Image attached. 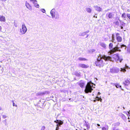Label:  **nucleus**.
Wrapping results in <instances>:
<instances>
[{
  "label": "nucleus",
  "mask_w": 130,
  "mask_h": 130,
  "mask_svg": "<svg viewBox=\"0 0 130 130\" xmlns=\"http://www.w3.org/2000/svg\"><path fill=\"white\" fill-rule=\"evenodd\" d=\"M31 1L32 2L33 4H34V6L37 8H39V6L37 4V1L36 0H29Z\"/></svg>",
  "instance_id": "nucleus-12"
},
{
  "label": "nucleus",
  "mask_w": 130,
  "mask_h": 130,
  "mask_svg": "<svg viewBox=\"0 0 130 130\" xmlns=\"http://www.w3.org/2000/svg\"><path fill=\"white\" fill-rule=\"evenodd\" d=\"M86 11L89 13H91V9L89 8H87L86 9Z\"/></svg>",
  "instance_id": "nucleus-24"
},
{
  "label": "nucleus",
  "mask_w": 130,
  "mask_h": 130,
  "mask_svg": "<svg viewBox=\"0 0 130 130\" xmlns=\"http://www.w3.org/2000/svg\"><path fill=\"white\" fill-rule=\"evenodd\" d=\"M108 127L107 125H106L102 128V130H108Z\"/></svg>",
  "instance_id": "nucleus-21"
},
{
  "label": "nucleus",
  "mask_w": 130,
  "mask_h": 130,
  "mask_svg": "<svg viewBox=\"0 0 130 130\" xmlns=\"http://www.w3.org/2000/svg\"><path fill=\"white\" fill-rule=\"evenodd\" d=\"M102 59H104L105 61L111 60V58L110 56H107L105 55H103L100 58H98L96 59L94 63L96 66L101 67L104 66L105 63Z\"/></svg>",
  "instance_id": "nucleus-1"
},
{
  "label": "nucleus",
  "mask_w": 130,
  "mask_h": 130,
  "mask_svg": "<svg viewBox=\"0 0 130 130\" xmlns=\"http://www.w3.org/2000/svg\"><path fill=\"white\" fill-rule=\"evenodd\" d=\"M78 85L82 88H83L85 86V83L82 80H80L78 83Z\"/></svg>",
  "instance_id": "nucleus-9"
},
{
  "label": "nucleus",
  "mask_w": 130,
  "mask_h": 130,
  "mask_svg": "<svg viewBox=\"0 0 130 130\" xmlns=\"http://www.w3.org/2000/svg\"><path fill=\"white\" fill-rule=\"evenodd\" d=\"M97 125L98 126H100V125L99 124H97Z\"/></svg>",
  "instance_id": "nucleus-43"
},
{
  "label": "nucleus",
  "mask_w": 130,
  "mask_h": 130,
  "mask_svg": "<svg viewBox=\"0 0 130 130\" xmlns=\"http://www.w3.org/2000/svg\"><path fill=\"white\" fill-rule=\"evenodd\" d=\"M119 60L120 62H121L123 60V59H120V57H119V59L118 60Z\"/></svg>",
  "instance_id": "nucleus-36"
},
{
  "label": "nucleus",
  "mask_w": 130,
  "mask_h": 130,
  "mask_svg": "<svg viewBox=\"0 0 130 130\" xmlns=\"http://www.w3.org/2000/svg\"><path fill=\"white\" fill-rule=\"evenodd\" d=\"M12 102L13 103V106H15L16 107H17V105H15L14 102V101H12Z\"/></svg>",
  "instance_id": "nucleus-33"
},
{
  "label": "nucleus",
  "mask_w": 130,
  "mask_h": 130,
  "mask_svg": "<svg viewBox=\"0 0 130 130\" xmlns=\"http://www.w3.org/2000/svg\"><path fill=\"white\" fill-rule=\"evenodd\" d=\"M54 122L57 123V124L56 125V126L58 125L59 126H60L61 125H62L63 123V121L60 120H57L56 121H54Z\"/></svg>",
  "instance_id": "nucleus-7"
},
{
  "label": "nucleus",
  "mask_w": 130,
  "mask_h": 130,
  "mask_svg": "<svg viewBox=\"0 0 130 130\" xmlns=\"http://www.w3.org/2000/svg\"><path fill=\"white\" fill-rule=\"evenodd\" d=\"M121 71L123 72H125L126 71V70L125 68H121Z\"/></svg>",
  "instance_id": "nucleus-28"
},
{
  "label": "nucleus",
  "mask_w": 130,
  "mask_h": 130,
  "mask_svg": "<svg viewBox=\"0 0 130 130\" xmlns=\"http://www.w3.org/2000/svg\"><path fill=\"white\" fill-rule=\"evenodd\" d=\"M121 29H123V27L121 26Z\"/></svg>",
  "instance_id": "nucleus-44"
},
{
  "label": "nucleus",
  "mask_w": 130,
  "mask_h": 130,
  "mask_svg": "<svg viewBox=\"0 0 130 130\" xmlns=\"http://www.w3.org/2000/svg\"><path fill=\"white\" fill-rule=\"evenodd\" d=\"M129 3H130V0H128Z\"/></svg>",
  "instance_id": "nucleus-46"
},
{
  "label": "nucleus",
  "mask_w": 130,
  "mask_h": 130,
  "mask_svg": "<svg viewBox=\"0 0 130 130\" xmlns=\"http://www.w3.org/2000/svg\"><path fill=\"white\" fill-rule=\"evenodd\" d=\"M55 10L54 9H52L50 13L51 16L53 17H54L55 14Z\"/></svg>",
  "instance_id": "nucleus-14"
},
{
  "label": "nucleus",
  "mask_w": 130,
  "mask_h": 130,
  "mask_svg": "<svg viewBox=\"0 0 130 130\" xmlns=\"http://www.w3.org/2000/svg\"><path fill=\"white\" fill-rule=\"evenodd\" d=\"M120 51L121 50H119V48L117 47H115L113 48L111 50H110L109 52L110 54H112L117 51Z\"/></svg>",
  "instance_id": "nucleus-5"
},
{
  "label": "nucleus",
  "mask_w": 130,
  "mask_h": 130,
  "mask_svg": "<svg viewBox=\"0 0 130 130\" xmlns=\"http://www.w3.org/2000/svg\"><path fill=\"white\" fill-rule=\"evenodd\" d=\"M112 130H120L119 129L117 128L116 127H114L113 128Z\"/></svg>",
  "instance_id": "nucleus-32"
},
{
  "label": "nucleus",
  "mask_w": 130,
  "mask_h": 130,
  "mask_svg": "<svg viewBox=\"0 0 130 130\" xmlns=\"http://www.w3.org/2000/svg\"><path fill=\"white\" fill-rule=\"evenodd\" d=\"M128 121L129 122H130V120H129Z\"/></svg>",
  "instance_id": "nucleus-48"
},
{
  "label": "nucleus",
  "mask_w": 130,
  "mask_h": 130,
  "mask_svg": "<svg viewBox=\"0 0 130 130\" xmlns=\"http://www.w3.org/2000/svg\"><path fill=\"white\" fill-rule=\"evenodd\" d=\"M128 119H129V117H128Z\"/></svg>",
  "instance_id": "nucleus-50"
},
{
  "label": "nucleus",
  "mask_w": 130,
  "mask_h": 130,
  "mask_svg": "<svg viewBox=\"0 0 130 130\" xmlns=\"http://www.w3.org/2000/svg\"><path fill=\"white\" fill-rule=\"evenodd\" d=\"M127 17L129 19H130V14H127Z\"/></svg>",
  "instance_id": "nucleus-34"
},
{
  "label": "nucleus",
  "mask_w": 130,
  "mask_h": 130,
  "mask_svg": "<svg viewBox=\"0 0 130 130\" xmlns=\"http://www.w3.org/2000/svg\"><path fill=\"white\" fill-rule=\"evenodd\" d=\"M92 84H93L92 83L91 81L87 83L85 90V92L86 93H91L93 90V89L92 88L93 86Z\"/></svg>",
  "instance_id": "nucleus-2"
},
{
  "label": "nucleus",
  "mask_w": 130,
  "mask_h": 130,
  "mask_svg": "<svg viewBox=\"0 0 130 130\" xmlns=\"http://www.w3.org/2000/svg\"><path fill=\"white\" fill-rule=\"evenodd\" d=\"M45 128V127L44 126H42V127L41 130H44Z\"/></svg>",
  "instance_id": "nucleus-31"
},
{
  "label": "nucleus",
  "mask_w": 130,
  "mask_h": 130,
  "mask_svg": "<svg viewBox=\"0 0 130 130\" xmlns=\"http://www.w3.org/2000/svg\"><path fill=\"white\" fill-rule=\"evenodd\" d=\"M107 16L109 19H112L113 18L114 14L113 12H109L108 14H107Z\"/></svg>",
  "instance_id": "nucleus-8"
},
{
  "label": "nucleus",
  "mask_w": 130,
  "mask_h": 130,
  "mask_svg": "<svg viewBox=\"0 0 130 130\" xmlns=\"http://www.w3.org/2000/svg\"><path fill=\"white\" fill-rule=\"evenodd\" d=\"M56 126V129H59V126Z\"/></svg>",
  "instance_id": "nucleus-37"
},
{
  "label": "nucleus",
  "mask_w": 130,
  "mask_h": 130,
  "mask_svg": "<svg viewBox=\"0 0 130 130\" xmlns=\"http://www.w3.org/2000/svg\"><path fill=\"white\" fill-rule=\"evenodd\" d=\"M98 100V101H100V98L98 97H96V100H94V102H95L96 101V100Z\"/></svg>",
  "instance_id": "nucleus-30"
},
{
  "label": "nucleus",
  "mask_w": 130,
  "mask_h": 130,
  "mask_svg": "<svg viewBox=\"0 0 130 130\" xmlns=\"http://www.w3.org/2000/svg\"><path fill=\"white\" fill-rule=\"evenodd\" d=\"M119 57L118 54H114L112 57L115 60H118L119 59Z\"/></svg>",
  "instance_id": "nucleus-10"
},
{
  "label": "nucleus",
  "mask_w": 130,
  "mask_h": 130,
  "mask_svg": "<svg viewBox=\"0 0 130 130\" xmlns=\"http://www.w3.org/2000/svg\"><path fill=\"white\" fill-rule=\"evenodd\" d=\"M78 60L80 61H87L88 59L86 58L82 57H79L78 59Z\"/></svg>",
  "instance_id": "nucleus-20"
},
{
  "label": "nucleus",
  "mask_w": 130,
  "mask_h": 130,
  "mask_svg": "<svg viewBox=\"0 0 130 130\" xmlns=\"http://www.w3.org/2000/svg\"><path fill=\"white\" fill-rule=\"evenodd\" d=\"M2 29V27H1V26H0V31H1Z\"/></svg>",
  "instance_id": "nucleus-40"
},
{
  "label": "nucleus",
  "mask_w": 130,
  "mask_h": 130,
  "mask_svg": "<svg viewBox=\"0 0 130 130\" xmlns=\"http://www.w3.org/2000/svg\"><path fill=\"white\" fill-rule=\"evenodd\" d=\"M79 66L83 68H87L89 67V66L84 64H79Z\"/></svg>",
  "instance_id": "nucleus-11"
},
{
  "label": "nucleus",
  "mask_w": 130,
  "mask_h": 130,
  "mask_svg": "<svg viewBox=\"0 0 130 130\" xmlns=\"http://www.w3.org/2000/svg\"><path fill=\"white\" fill-rule=\"evenodd\" d=\"M42 12L43 13H44L45 12V10L44 9H43L42 10Z\"/></svg>",
  "instance_id": "nucleus-39"
},
{
  "label": "nucleus",
  "mask_w": 130,
  "mask_h": 130,
  "mask_svg": "<svg viewBox=\"0 0 130 130\" xmlns=\"http://www.w3.org/2000/svg\"><path fill=\"white\" fill-rule=\"evenodd\" d=\"M47 92L45 91V92H42L38 93L37 94V95L39 96L44 95Z\"/></svg>",
  "instance_id": "nucleus-19"
},
{
  "label": "nucleus",
  "mask_w": 130,
  "mask_h": 130,
  "mask_svg": "<svg viewBox=\"0 0 130 130\" xmlns=\"http://www.w3.org/2000/svg\"><path fill=\"white\" fill-rule=\"evenodd\" d=\"M113 23L115 25H119V22L118 21H116L114 22Z\"/></svg>",
  "instance_id": "nucleus-27"
},
{
  "label": "nucleus",
  "mask_w": 130,
  "mask_h": 130,
  "mask_svg": "<svg viewBox=\"0 0 130 130\" xmlns=\"http://www.w3.org/2000/svg\"><path fill=\"white\" fill-rule=\"evenodd\" d=\"M27 30V29L24 23L23 24L22 28L20 29V32L22 34H25Z\"/></svg>",
  "instance_id": "nucleus-3"
},
{
  "label": "nucleus",
  "mask_w": 130,
  "mask_h": 130,
  "mask_svg": "<svg viewBox=\"0 0 130 130\" xmlns=\"http://www.w3.org/2000/svg\"><path fill=\"white\" fill-rule=\"evenodd\" d=\"M129 20H130V19H129Z\"/></svg>",
  "instance_id": "nucleus-53"
},
{
  "label": "nucleus",
  "mask_w": 130,
  "mask_h": 130,
  "mask_svg": "<svg viewBox=\"0 0 130 130\" xmlns=\"http://www.w3.org/2000/svg\"><path fill=\"white\" fill-rule=\"evenodd\" d=\"M100 45L105 49L106 48V45L105 43L103 42H101L100 43Z\"/></svg>",
  "instance_id": "nucleus-18"
},
{
  "label": "nucleus",
  "mask_w": 130,
  "mask_h": 130,
  "mask_svg": "<svg viewBox=\"0 0 130 130\" xmlns=\"http://www.w3.org/2000/svg\"><path fill=\"white\" fill-rule=\"evenodd\" d=\"M96 9V10L100 12L102 11V9L100 7L96 6L95 7Z\"/></svg>",
  "instance_id": "nucleus-17"
},
{
  "label": "nucleus",
  "mask_w": 130,
  "mask_h": 130,
  "mask_svg": "<svg viewBox=\"0 0 130 130\" xmlns=\"http://www.w3.org/2000/svg\"><path fill=\"white\" fill-rule=\"evenodd\" d=\"M127 113H128V115H129L130 114L129 112V111H127Z\"/></svg>",
  "instance_id": "nucleus-42"
},
{
  "label": "nucleus",
  "mask_w": 130,
  "mask_h": 130,
  "mask_svg": "<svg viewBox=\"0 0 130 130\" xmlns=\"http://www.w3.org/2000/svg\"><path fill=\"white\" fill-rule=\"evenodd\" d=\"M126 17V15L125 13H123L122 15V17L123 18H125Z\"/></svg>",
  "instance_id": "nucleus-25"
},
{
  "label": "nucleus",
  "mask_w": 130,
  "mask_h": 130,
  "mask_svg": "<svg viewBox=\"0 0 130 130\" xmlns=\"http://www.w3.org/2000/svg\"><path fill=\"white\" fill-rule=\"evenodd\" d=\"M25 5L27 8L30 10L32 8L31 6L30 5V4L26 2L25 4Z\"/></svg>",
  "instance_id": "nucleus-15"
},
{
  "label": "nucleus",
  "mask_w": 130,
  "mask_h": 130,
  "mask_svg": "<svg viewBox=\"0 0 130 130\" xmlns=\"http://www.w3.org/2000/svg\"><path fill=\"white\" fill-rule=\"evenodd\" d=\"M113 46V44L112 43H110L109 45V48L110 49H112Z\"/></svg>",
  "instance_id": "nucleus-22"
},
{
  "label": "nucleus",
  "mask_w": 130,
  "mask_h": 130,
  "mask_svg": "<svg viewBox=\"0 0 130 130\" xmlns=\"http://www.w3.org/2000/svg\"><path fill=\"white\" fill-rule=\"evenodd\" d=\"M100 101L101 102L102 100V99L101 98H100Z\"/></svg>",
  "instance_id": "nucleus-41"
},
{
  "label": "nucleus",
  "mask_w": 130,
  "mask_h": 130,
  "mask_svg": "<svg viewBox=\"0 0 130 130\" xmlns=\"http://www.w3.org/2000/svg\"><path fill=\"white\" fill-rule=\"evenodd\" d=\"M84 130H86V129H85Z\"/></svg>",
  "instance_id": "nucleus-51"
},
{
  "label": "nucleus",
  "mask_w": 130,
  "mask_h": 130,
  "mask_svg": "<svg viewBox=\"0 0 130 130\" xmlns=\"http://www.w3.org/2000/svg\"><path fill=\"white\" fill-rule=\"evenodd\" d=\"M6 19L5 17L3 15L0 16V21L2 22H4Z\"/></svg>",
  "instance_id": "nucleus-16"
},
{
  "label": "nucleus",
  "mask_w": 130,
  "mask_h": 130,
  "mask_svg": "<svg viewBox=\"0 0 130 130\" xmlns=\"http://www.w3.org/2000/svg\"><path fill=\"white\" fill-rule=\"evenodd\" d=\"M130 79H125V80L123 82V84L124 85V86H127L130 84Z\"/></svg>",
  "instance_id": "nucleus-6"
},
{
  "label": "nucleus",
  "mask_w": 130,
  "mask_h": 130,
  "mask_svg": "<svg viewBox=\"0 0 130 130\" xmlns=\"http://www.w3.org/2000/svg\"><path fill=\"white\" fill-rule=\"evenodd\" d=\"M98 94L99 95L100 94V92H99L98 93Z\"/></svg>",
  "instance_id": "nucleus-47"
},
{
  "label": "nucleus",
  "mask_w": 130,
  "mask_h": 130,
  "mask_svg": "<svg viewBox=\"0 0 130 130\" xmlns=\"http://www.w3.org/2000/svg\"><path fill=\"white\" fill-rule=\"evenodd\" d=\"M121 46V47H125L126 46L124 44H123Z\"/></svg>",
  "instance_id": "nucleus-38"
},
{
  "label": "nucleus",
  "mask_w": 130,
  "mask_h": 130,
  "mask_svg": "<svg viewBox=\"0 0 130 130\" xmlns=\"http://www.w3.org/2000/svg\"><path fill=\"white\" fill-rule=\"evenodd\" d=\"M110 72L112 73H115L117 72L118 71L115 68H112L110 69Z\"/></svg>",
  "instance_id": "nucleus-13"
},
{
  "label": "nucleus",
  "mask_w": 130,
  "mask_h": 130,
  "mask_svg": "<svg viewBox=\"0 0 130 130\" xmlns=\"http://www.w3.org/2000/svg\"><path fill=\"white\" fill-rule=\"evenodd\" d=\"M115 85L116 87L117 88H119L121 87V86L119 84H115Z\"/></svg>",
  "instance_id": "nucleus-23"
},
{
  "label": "nucleus",
  "mask_w": 130,
  "mask_h": 130,
  "mask_svg": "<svg viewBox=\"0 0 130 130\" xmlns=\"http://www.w3.org/2000/svg\"><path fill=\"white\" fill-rule=\"evenodd\" d=\"M127 51L129 53H130V46H128L127 47Z\"/></svg>",
  "instance_id": "nucleus-29"
},
{
  "label": "nucleus",
  "mask_w": 130,
  "mask_h": 130,
  "mask_svg": "<svg viewBox=\"0 0 130 130\" xmlns=\"http://www.w3.org/2000/svg\"><path fill=\"white\" fill-rule=\"evenodd\" d=\"M86 126L87 127V129H88L90 128V126L88 124L86 125Z\"/></svg>",
  "instance_id": "nucleus-35"
},
{
  "label": "nucleus",
  "mask_w": 130,
  "mask_h": 130,
  "mask_svg": "<svg viewBox=\"0 0 130 130\" xmlns=\"http://www.w3.org/2000/svg\"><path fill=\"white\" fill-rule=\"evenodd\" d=\"M100 57V56H98V57Z\"/></svg>",
  "instance_id": "nucleus-49"
},
{
  "label": "nucleus",
  "mask_w": 130,
  "mask_h": 130,
  "mask_svg": "<svg viewBox=\"0 0 130 130\" xmlns=\"http://www.w3.org/2000/svg\"><path fill=\"white\" fill-rule=\"evenodd\" d=\"M121 116L122 118L124 120L125 119H126V117L125 116V115L122 114H121Z\"/></svg>",
  "instance_id": "nucleus-26"
},
{
  "label": "nucleus",
  "mask_w": 130,
  "mask_h": 130,
  "mask_svg": "<svg viewBox=\"0 0 130 130\" xmlns=\"http://www.w3.org/2000/svg\"><path fill=\"white\" fill-rule=\"evenodd\" d=\"M125 68H128V67L127 66H125Z\"/></svg>",
  "instance_id": "nucleus-45"
},
{
  "label": "nucleus",
  "mask_w": 130,
  "mask_h": 130,
  "mask_svg": "<svg viewBox=\"0 0 130 130\" xmlns=\"http://www.w3.org/2000/svg\"><path fill=\"white\" fill-rule=\"evenodd\" d=\"M116 40L118 42H121L122 41V37L120 36L119 33H117L116 34Z\"/></svg>",
  "instance_id": "nucleus-4"
},
{
  "label": "nucleus",
  "mask_w": 130,
  "mask_h": 130,
  "mask_svg": "<svg viewBox=\"0 0 130 130\" xmlns=\"http://www.w3.org/2000/svg\"><path fill=\"white\" fill-rule=\"evenodd\" d=\"M4 1H5V0H3Z\"/></svg>",
  "instance_id": "nucleus-54"
},
{
  "label": "nucleus",
  "mask_w": 130,
  "mask_h": 130,
  "mask_svg": "<svg viewBox=\"0 0 130 130\" xmlns=\"http://www.w3.org/2000/svg\"><path fill=\"white\" fill-rule=\"evenodd\" d=\"M58 130V129H56V130Z\"/></svg>",
  "instance_id": "nucleus-52"
}]
</instances>
